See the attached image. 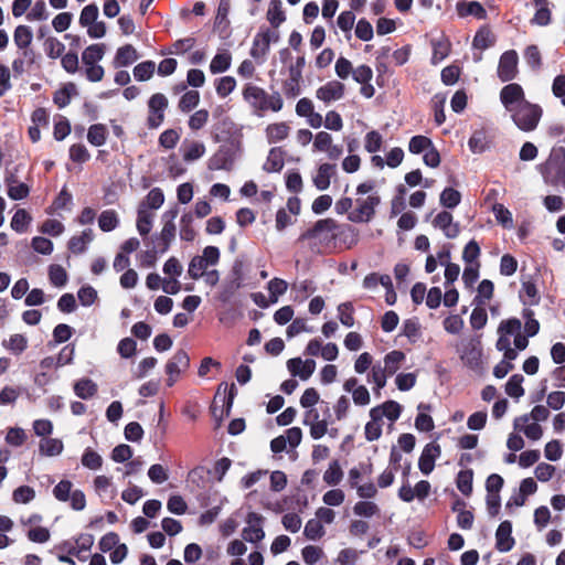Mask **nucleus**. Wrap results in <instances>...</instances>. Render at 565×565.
<instances>
[{"instance_id":"36","label":"nucleus","mask_w":565,"mask_h":565,"mask_svg":"<svg viewBox=\"0 0 565 565\" xmlns=\"http://www.w3.org/2000/svg\"><path fill=\"white\" fill-rule=\"evenodd\" d=\"M267 20L273 28H278L282 22L286 21V14L281 7L280 0H271L268 11Z\"/></svg>"},{"instance_id":"1","label":"nucleus","mask_w":565,"mask_h":565,"mask_svg":"<svg viewBox=\"0 0 565 565\" xmlns=\"http://www.w3.org/2000/svg\"><path fill=\"white\" fill-rule=\"evenodd\" d=\"M350 236V244L356 243V233L350 225H340L333 218H322L317 221L312 227L302 232L298 242L308 241L311 252L316 254H324L337 241L338 237Z\"/></svg>"},{"instance_id":"24","label":"nucleus","mask_w":565,"mask_h":565,"mask_svg":"<svg viewBox=\"0 0 565 565\" xmlns=\"http://www.w3.org/2000/svg\"><path fill=\"white\" fill-rule=\"evenodd\" d=\"M284 150L280 147L271 148L264 164V170L268 173L279 172L284 168Z\"/></svg>"},{"instance_id":"30","label":"nucleus","mask_w":565,"mask_h":565,"mask_svg":"<svg viewBox=\"0 0 565 565\" xmlns=\"http://www.w3.org/2000/svg\"><path fill=\"white\" fill-rule=\"evenodd\" d=\"M550 416V411L547 407L543 405H536L533 407L530 414L522 415L514 420V428L519 429L521 428V424H526L530 418H533L535 422H543L546 420Z\"/></svg>"},{"instance_id":"21","label":"nucleus","mask_w":565,"mask_h":565,"mask_svg":"<svg viewBox=\"0 0 565 565\" xmlns=\"http://www.w3.org/2000/svg\"><path fill=\"white\" fill-rule=\"evenodd\" d=\"M75 95H77L76 85L70 82L53 94V102L58 108H64L71 103L72 97Z\"/></svg>"},{"instance_id":"60","label":"nucleus","mask_w":565,"mask_h":565,"mask_svg":"<svg viewBox=\"0 0 565 565\" xmlns=\"http://www.w3.org/2000/svg\"><path fill=\"white\" fill-rule=\"evenodd\" d=\"M288 284L281 278H273L268 282L269 300L271 303L277 302L278 297L287 291Z\"/></svg>"},{"instance_id":"42","label":"nucleus","mask_w":565,"mask_h":565,"mask_svg":"<svg viewBox=\"0 0 565 565\" xmlns=\"http://www.w3.org/2000/svg\"><path fill=\"white\" fill-rule=\"evenodd\" d=\"M343 478V471L339 460L334 459L329 463L328 469L323 473V481L328 486H337Z\"/></svg>"},{"instance_id":"23","label":"nucleus","mask_w":565,"mask_h":565,"mask_svg":"<svg viewBox=\"0 0 565 565\" xmlns=\"http://www.w3.org/2000/svg\"><path fill=\"white\" fill-rule=\"evenodd\" d=\"M376 409L370 411L371 420L366 423L364 428L365 439L367 441L377 440L382 436V420Z\"/></svg>"},{"instance_id":"28","label":"nucleus","mask_w":565,"mask_h":565,"mask_svg":"<svg viewBox=\"0 0 565 565\" xmlns=\"http://www.w3.org/2000/svg\"><path fill=\"white\" fill-rule=\"evenodd\" d=\"M289 130L290 128L285 121L270 124L265 130L267 141L269 143H275L286 139L289 135Z\"/></svg>"},{"instance_id":"44","label":"nucleus","mask_w":565,"mask_h":565,"mask_svg":"<svg viewBox=\"0 0 565 565\" xmlns=\"http://www.w3.org/2000/svg\"><path fill=\"white\" fill-rule=\"evenodd\" d=\"M153 214L143 207H138L137 230L141 236H147L152 228Z\"/></svg>"},{"instance_id":"62","label":"nucleus","mask_w":565,"mask_h":565,"mask_svg":"<svg viewBox=\"0 0 565 565\" xmlns=\"http://www.w3.org/2000/svg\"><path fill=\"white\" fill-rule=\"evenodd\" d=\"M494 285L489 279H483L478 286V295L475 298V301L478 305H484L486 301L490 300L493 297Z\"/></svg>"},{"instance_id":"58","label":"nucleus","mask_w":565,"mask_h":565,"mask_svg":"<svg viewBox=\"0 0 565 565\" xmlns=\"http://www.w3.org/2000/svg\"><path fill=\"white\" fill-rule=\"evenodd\" d=\"M495 220L505 228L513 226L512 213L501 203H495L492 207Z\"/></svg>"},{"instance_id":"57","label":"nucleus","mask_w":565,"mask_h":565,"mask_svg":"<svg viewBox=\"0 0 565 565\" xmlns=\"http://www.w3.org/2000/svg\"><path fill=\"white\" fill-rule=\"evenodd\" d=\"M481 254L480 246L477 241L471 239L467 243V245L463 248L462 252V259L466 264L475 265L477 263H480L478 260L479 256Z\"/></svg>"},{"instance_id":"32","label":"nucleus","mask_w":565,"mask_h":565,"mask_svg":"<svg viewBox=\"0 0 565 565\" xmlns=\"http://www.w3.org/2000/svg\"><path fill=\"white\" fill-rule=\"evenodd\" d=\"M33 34L28 25H18L13 33L14 44L19 50H30Z\"/></svg>"},{"instance_id":"61","label":"nucleus","mask_w":565,"mask_h":565,"mask_svg":"<svg viewBox=\"0 0 565 565\" xmlns=\"http://www.w3.org/2000/svg\"><path fill=\"white\" fill-rule=\"evenodd\" d=\"M379 284H381L383 287L391 286V276L386 274L380 275L377 273H371L363 279V287L365 289H374Z\"/></svg>"},{"instance_id":"25","label":"nucleus","mask_w":565,"mask_h":565,"mask_svg":"<svg viewBox=\"0 0 565 565\" xmlns=\"http://www.w3.org/2000/svg\"><path fill=\"white\" fill-rule=\"evenodd\" d=\"M430 405L420 403L417 406V409L419 411L418 415L415 418V427L419 431H430L435 428L434 419L430 415L424 413L430 411Z\"/></svg>"},{"instance_id":"26","label":"nucleus","mask_w":565,"mask_h":565,"mask_svg":"<svg viewBox=\"0 0 565 565\" xmlns=\"http://www.w3.org/2000/svg\"><path fill=\"white\" fill-rule=\"evenodd\" d=\"M372 409H376L380 415V419L385 416L392 423L396 422L402 414V406L395 401H386L382 405L375 406Z\"/></svg>"},{"instance_id":"19","label":"nucleus","mask_w":565,"mask_h":565,"mask_svg":"<svg viewBox=\"0 0 565 565\" xmlns=\"http://www.w3.org/2000/svg\"><path fill=\"white\" fill-rule=\"evenodd\" d=\"M335 164L322 163L319 166L317 174L312 178L315 186L324 191L330 186L331 177L335 174Z\"/></svg>"},{"instance_id":"45","label":"nucleus","mask_w":565,"mask_h":565,"mask_svg":"<svg viewBox=\"0 0 565 565\" xmlns=\"http://www.w3.org/2000/svg\"><path fill=\"white\" fill-rule=\"evenodd\" d=\"M119 225V218L114 210L103 211L98 217V226L103 232H110Z\"/></svg>"},{"instance_id":"15","label":"nucleus","mask_w":565,"mask_h":565,"mask_svg":"<svg viewBox=\"0 0 565 565\" xmlns=\"http://www.w3.org/2000/svg\"><path fill=\"white\" fill-rule=\"evenodd\" d=\"M262 521V515L254 512L248 514L247 522L249 523V525L243 530V539L245 541L250 543H257L264 539L265 533L262 526L259 525Z\"/></svg>"},{"instance_id":"31","label":"nucleus","mask_w":565,"mask_h":565,"mask_svg":"<svg viewBox=\"0 0 565 565\" xmlns=\"http://www.w3.org/2000/svg\"><path fill=\"white\" fill-rule=\"evenodd\" d=\"M520 298L524 305L537 306L540 303L541 297L539 295L536 285L531 280L524 281L520 291Z\"/></svg>"},{"instance_id":"8","label":"nucleus","mask_w":565,"mask_h":565,"mask_svg":"<svg viewBox=\"0 0 565 565\" xmlns=\"http://www.w3.org/2000/svg\"><path fill=\"white\" fill-rule=\"evenodd\" d=\"M519 56L516 51H505L499 60L497 74L501 82H511L519 73L518 70Z\"/></svg>"},{"instance_id":"56","label":"nucleus","mask_w":565,"mask_h":565,"mask_svg":"<svg viewBox=\"0 0 565 565\" xmlns=\"http://www.w3.org/2000/svg\"><path fill=\"white\" fill-rule=\"evenodd\" d=\"M200 102V93L198 90H188L179 100V108L183 113H189L198 106Z\"/></svg>"},{"instance_id":"4","label":"nucleus","mask_w":565,"mask_h":565,"mask_svg":"<svg viewBox=\"0 0 565 565\" xmlns=\"http://www.w3.org/2000/svg\"><path fill=\"white\" fill-rule=\"evenodd\" d=\"M178 209H171L163 213L162 221L163 226L159 234H156L152 237V244H156L159 247V252L164 254L175 238L177 227L174 224V220L178 216Z\"/></svg>"},{"instance_id":"14","label":"nucleus","mask_w":565,"mask_h":565,"mask_svg":"<svg viewBox=\"0 0 565 565\" xmlns=\"http://www.w3.org/2000/svg\"><path fill=\"white\" fill-rule=\"evenodd\" d=\"M440 446L431 443L427 444L418 459V468L424 475H429L435 467V460L440 455Z\"/></svg>"},{"instance_id":"51","label":"nucleus","mask_w":565,"mask_h":565,"mask_svg":"<svg viewBox=\"0 0 565 565\" xmlns=\"http://www.w3.org/2000/svg\"><path fill=\"white\" fill-rule=\"evenodd\" d=\"M545 183L557 186L562 184L565 189V163L554 169V171H542Z\"/></svg>"},{"instance_id":"2","label":"nucleus","mask_w":565,"mask_h":565,"mask_svg":"<svg viewBox=\"0 0 565 565\" xmlns=\"http://www.w3.org/2000/svg\"><path fill=\"white\" fill-rule=\"evenodd\" d=\"M243 98L258 116H263L267 111L278 113L284 106V99L279 92L268 94L264 88L252 83L244 86Z\"/></svg>"},{"instance_id":"16","label":"nucleus","mask_w":565,"mask_h":565,"mask_svg":"<svg viewBox=\"0 0 565 565\" xmlns=\"http://www.w3.org/2000/svg\"><path fill=\"white\" fill-rule=\"evenodd\" d=\"M270 35L267 33H264L263 31L258 32L254 40L253 45L250 49V56L258 61L259 63H263L266 58L267 53L269 52L270 47Z\"/></svg>"},{"instance_id":"13","label":"nucleus","mask_w":565,"mask_h":565,"mask_svg":"<svg viewBox=\"0 0 565 565\" xmlns=\"http://www.w3.org/2000/svg\"><path fill=\"white\" fill-rule=\"evenodd\" d=\"M287 367L292 376H299L302 381H306L315 372L316 362L311 359L302 361L300 358H292L287 361Z\"/></svg>"},{"instance_id":"40","label":"nucleus","mask_w":565,"mask_h":565,"mask_svg":"<svg viewBox=\"0 0 565 565\" xmlns=\"http://www.w3.org/2000/svg\"><path fill=\"white\" fill-rule=\"evenodd\" d=\"M164 202V194L160 188H153L149 191L145 200L140 203L139 207L146 210H158Z\"/></svg>"},{"instance_id":"52","label":"nucleus","mask_w":565,"mask_h":565,"mask_svg":"<svg viewBox=\"0 0 565 565\" xmlns=\"http://www.w3.org/2000/svg\"><path fill=\"white\" fill-rule=\"evenodd\" d=\"M31 220L32 218L30 214L25 210L20 209L13 214L11 218V227L18 233H23L26 231Z\"/></svg>"},{"instance_id":"5","label":"nucleus","mask_w":565,"mask_h":565,"mask_svg":"<svg viewBox=\"0 0 565 565\" xmlns=\"http://www.w3.org/2000/svg\"><path fill=\"white\" fill-rule=\"evenodd\" d=\"M168 105L169 100L162 93H156L149 98L147 117V127L149 129H157L162 125Z\"/></svg>"},{"instance_id":"49","label":"nucleus","mask_w":565,"mask_h":565,"mask_svg":"<svg viewBox=\"0 0 565 565\" xmlns=\"http://www.w3.org/2000/svg\"><path fill=\"white\" fill-rule=\"evenodd\" d=\"M523 375L521 374H514L512 375L509 381L505 384V393L513 397V398H520L524 395V388L522 386L523 382Z\"/></svg>"},{"instance_id":"7","label":"nucleus","mask_w":565,"mask_h":565,"mask_svg":"<svg viewBox=\"0 0 565 565\" xmlns=\"http://www.w3.org/2000/svg\"><path fill=\"white\" fill-rule=\"evenodd\" d=\"M190 367V356L184 350H178L166 364L167 385L173 386L181 373Z\"/></svg>"},{"instance_id":"64","label":"nucleus","mask_w":565,"mask_h":565,"mask_svg":"<svg viewBox=\"0 0 565 565\" xmlns=\"http://www.w3.org/2000/svg\"><path fill=\"white\" fill-rule=\"evenodd\" d=\"M323 534H324V529L319 520L311 519L306 523L305 530H303V535L308 540H312V541L319 540Z\"/></svg>"},{"instance_id":"63","label":"nucleus","mask_w":565,"mask_h":565,"mask_svg":"<svg viewBox=\"0 0 565 565\" xmlns=\"http://www.w3.org/2000/svg\"><path fill=\"white\" fill-rule=\"evenodd\" d=\"M379 511H380V509H379L377 504H375L372 501H367V500L359 501L353 507L354 514L359 515V516L371 518V516L377 514Z\"/></svg>"},{"instance_id":"53","label":"nucleus","mask_w":565,"mask_h":565,"mask_svg":"<svg viewBox=\"0 0 565 565\" xmlns=\"http://www.w3.org/2000/svg\"><path fill=\"white\" fill-rule=\"evenodd\" d=\"M156 64L152 61H145L134 67V76L137 81L145 82L152 77Z\"/></svg>"},{"instance_id":"12","label":"nucleus","mask_w":565,"mask_h":565,"mask_svg":"<svg viewBox=\"0 0 565 565\" xmlns=\"http://www.w3.org/2000/svg\"><path fill=\"white\" fill-rule=\"evenodd\" d=\"M433 226L440 228L448 238H456L460 233L459 223H454L452 214L447 211H441L435 216Z\"/></svg>"},{"instance_id":"27","label":"nucleus","mask_w":565,"mask_h":565,"mask_svg":"<svg viewBox=\"0 0 565 565\" xmlns=\"http://www.w3.org/2000/svg\"><path fill=\"white\" fill-rule=\"evenodd\" d=\"M98 392L97 384L90 379H81L74 384V393L82 399H88Z\"/></svg>"},{"instance_id":"46","label":"nucleus","mask_w":565,"mask_h":565,"mask_svg":"<svg viewBox=\"0 0 565 565\" xmlns=\"http://www.w3.org/2000/svg\"><path fill=\"white\" fill-rule=\"evenodd\" d=\"M193 214L184 213L180 220V237L182 241L192 242L196 236L193 226Z\"/></svg>"},{"instance_id":"59","label":"nucleus","mask_w":565,"mask_h":565,"mask_svg":"<svg viewBox=\"0 0 565 565\" xmlns=\"http://www.w3.org/2000/svg\"><path fill=\"white\" fill-rule=\"evenodd\" d=\"M49 279L55 287H63L67 282V273L61 265H51L49 267Z\"/></svg>"},{"instance_id":"34","label":"nucleus","mask_w":565,"mask_h":565,"mask_svg":"<svg viewBox=\"0 0 565 565\" xmlns=\"http://www.w3.org/2000/svg\"><path fill=\"white\" fill-rule=\"evenodd\" d=\"M105 44L96 43L87 46L82 53V62L85 65L97 64L105 54Z\"/></svg>"},{"instance_id":"48","label":"nucleus","mask_w":565,"mask_h":565,"mask_svg":"<svg viewBox=\"0 0 565 565\" xmlns=\"http://www.w3.org/2000/svg\"><path fill=\"white\" fill-rule=\"evenodd\" d=\"M63 448H64V446H63L62 440L56 439V438H46L40 443L41 454L49 456V457L60 455L63 451Z\"/></svg>"},{"instance_id":"18","label":"nucleus","mask_w":565,"mask_h":565,"mask_svg":"<svg viewBox=\"0 0 565 565\" xmlns=\"http://www.w3.org/2000/svg\"><path fill=\"white\" fill-rule=\"evenodd\" d=\"M456 9L458 15L461 18L473 15L478 20L487 19V11L479 1H458Z\"/></svg>"},{"instance_id":"37","label":"nucleus","mask_w":565,"mask_h":565,"mask_svg":"<svg viewBox=\"0 0 565 565\" xmlns=\"http://www.w3.org/2000/svg\"><path fill=\"white\" fill-rule=\"evenodd\" d=\"M534 4L539 7L531 23L545 26L551 23V10L548 9L547 0H533Z\"/></svg>"},{"instance_id":"3","label":"nucleus","mask_w":565,"mask_h":565,"mask_svg":"<svg viewBox=\"0 0 565 565\" xmlns=\"http://www.w3.org/2000/svg\"><path fill=\"white\" fill-rule=\"evenodd\" d=\"M510 113L516 127L522 131L529 132L537 127L543 115V109L537 104L523 100L521 105H516Z\"/></svg>"},{"instance_id":"38","label":"nucleus","mask_w":565,"mask_h":565,"mask_svg":"<svg viewBox=\"0 0 565 565\" xmlns=\"http://www.w3.org/2000/svg\"><path fill=\"white\" fill-rule=\"evenodd\" d=\"M211 163L214 169L230 171L233 167L234 159L228 149H220L212 157Z\"/></svg>"},{"instance_id":"10","label":"nucleus","mask_w":565,"mask_h":565,"mask_svg":"<svg viewBox=\"0 0 565 565\" xmlns=\"http://www.w3.org/2000/svg\"><path fill=\"white\" fill-rule=\"evenodd\" d=\"M515 545L512 536V523L509 520L502 521L495 531V548L499 552H510Z\"/></svg>"},{"instance_id":"47","label":"nucleus","mask_w":565,"mask_h":565,"mask_svg":"<svg viewBox=\"0 0 565 565\" xmlns=\"http://www.w3.org/2000/svg\"><path fill=\"white\" fill-rule=\"evenodd\" d=\"M440 204L446 209H455L461 201V194L454 188H445L440 193Z\"/></svg>"},{"instance_id":"20","label":"nucleus","mask_w":565,"mask_h":565,"mask_svg":"<svg viewBox=\"0 0 565 565\" xmlns=\"http://www.w3.org/2000/svg\"><path fill=\"white\" fill-rule=\"evenodd\" d=\"M223 390V393L225 394L223 398V409H222V416L228 417L231 415V411L233 407L234 398L237 394V390L234 383L228 385L225 382H222L216 391L215 398L221 394V391Z\"/></svg>"},{"instance_id":"29","label":"nucleus","mask_w":565,"mask_h":565,"mask_svg":"<svg viewBox=\"0 0 565 565\" xmlns=\"http://www.w3.org/2000/svg\"><path fill=\"white\" fill-rule=\"evenodd\" d=\"M494 42L495 38L492 34L490 28L483 25L476 32L472 45L473 47L483 51L491 47L494 44Z\"/></svg>"},{"instance_id":"35","label":"nucleus","mask_w":565,"mask_h":565,"mask_svg":"<svg viewBox=\"0 0 565 565\" xmlns=\"http://www.w3.org/2000/svg\"><path fill=\"white\" fill-rule=\"evenodd\" d=\"M405 360V353L399 350H393L387 353L384 358V367L385 372L391 376L396 373V371L401 367L402 362Z\"/></svg>"},{"instance_id":"22","label":"nucleus","mask_w":565,"mask_h":565,"mask_svg":"<svg viewBox=\"0 0 565 565\" xmlns=\"http://www.w3.org/2000/svg\"><path fill=\"white\" fill-rule=\"evenodd\" d=\"M137 50L131 44H126L117 50L114 58L116 67L128 66L138 60Z\"/></svg>"},{"instance_id":"11","label":"nucleus","mask_w":565,"mask_h":565,"mask_svg":"<svg viewBox=\"0 0 565 565\" xmlns=\"http://www.w3.org/2000/svg\"><path fill=\"white\" fill-rule=\"evenodd\" d=\"M344 92L345 86L343 83L339 81H330L317 89L316 96L323 103L329 104L333 100L341 99L344 96Z\"/></svg>"},{"instance_id":"41","label":"nucleus","mask_w":565,"mask_h":565,"mask_svg":"<svg viewBox=\"0 0 565 565\" xmlns=\"http://www.w3.org/2000/svg\"><path fill=\"white\" fill-rule=\"evenodd\" d=\"M473 470H460L457 475L456 484L458 490L466 497L472 493Z\"/></svg>"},{"instance_id":"33","label":"nucleus","mask_w":565,"mask_h":565,"mask_svg":"<svg viewBox=\"0 0 565 565\" xmlns=\"http://www.w3.org/2000/svg\"><path fill=\"white\" fill-rule=\"evenodd\" d=\"M108 136V130L104 124H94L88 128L87 140L95 147L103 146Z\"/></svg>"},{"instance_id":"43","label":"nucleus","mask_w":565,"mask_h":565,"mask_svg":"<svg viewBox=\"0 0 565 565\" xmlns=\"http://www.w3.org/2000/svg\"><path fill=\"white\" fill-rule=\"evenodd\" d=\"M2 345L11 351L13 354L19 355L28 348V339L23 334H12L9 340H3Z\"/></svg>"},{"instance_id":"55","label":"nucleus","mask_w":565,"mask_h":565,"mask_svg":"<svg viewBox=\"0 0 565 565\" xmlns=\"http://www.w3.org/2000/svg\"><path fill=\"white\" fill-rule=\"evenodd\" d=\"M431 63L437 64L446 58L449 54V42L447 40H433Z\"/></svg>"},{"instance_id":"39","label":"nucleus","mask_w":565,"mask_h":565,"mask_svg":"<svg viewBox=\"0 0 565 565\" xmlns=\"http://www.w3.org/2000/svg\"><path fill=\"white\" fill-rule=\"evenodd\" d=\"M232 62V55L228 51L217 53L211 61L210 71L212 74H218L226 72Z\"/></svg>"},{"instance_id":"54","label":"nucleus","mask_w":565,"mask_h":565,"mask_svg":"<svg viewBox=\"0 0 565 565\" xmlns=\"http://www.w3.org/2000/svg\"><path fill=\"white\" fill-rule=\"evenodd\" d=\"M431 146L433 141L430 138L423 135H417L411 138L408 143V150L414 154H419L428 150Z\"/></svg>"},{"instance_id":"50","label":"nucleus","mask_w":565,"mask_h":565,"mask_svg":"<svg viewBox=\"0 0 565 565\" xmlns=\"http://www.w3.org/2000/svg\"><path fill=\"white\" fill-rule=\"evenodd\" d=\"M565 162V148L558 147L553 148L547 161L543 166L542 171H554L557 167L564 164Z\"/></svg>"},{"instance_id":"6","label":"nucleus","mask_w":565,"mask_h":565,"mask_svg":"<svg viewBox=\"0 0 565 565\" xmlns=\"http://www.w3.org/2000/svg\"><path fill=\"white\" fill-rule=\"evenodd\" d=\"M381 203L379 195H369L365 199L356 200V207L348 215L349 221L354 223H369L375 215V209Z\"/></svg>"},{"instance_id":"17","label":"nucleus","mask_w":565,"mask_h":565,"mask_svg":"<svg viewBox=\"0 0 565 565\" xmlns=\"http://www.w3.org/2000/svg\"><path fill=\"white\" fill-rule=\"evenodd\" d=\"M36 57V53L33 49L21 50V56L14 58L12 62L14 76H21L25 72L30 71L35 64Z\"/></svg>"},{"instance_id":"9","label":"nucleus","mask_w":565,"mask_h":565,"mask_svg":"<svg viewBox=\"0 0 565 565\" xmlns=\"http://www.w3.org/2000/svg\"><path fill=\"white\" fill-rule=\"evenodd\" d=\"M500 100L508 111L513 110L516 105H521L525 99L522 86L518 83H510L502 87Z\"/></svg>"}]
</instances>
